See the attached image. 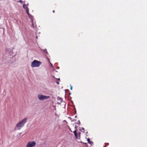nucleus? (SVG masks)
Here are the masks:
<instances>
[{
    "mask_svg": "<svg viewBox=\"0 0 147 147\" xmlns=\"http://www.w3.org/2000/svg\"><path fill=\"white\" fill-rule=\"evenodd\" d=\"M27 118L25 117L19 121L16 124L14 129L15 130H20L24 126L25 124L27 122Z\"/></svg>",
    "mask_w": 147,
    "mask_h": 147,
    "instance_id": "1",
    "label": "nucleus"
},
{
    "mask_svg": "<svg viewBox=\"0 0 147 147\" xmlns=\"http://www.w3.org/2000/svg\"><path fill=\"white\" fill-rule=\"evenodd\" d=\"M42 64V62L40 61L34 60L31 63V66L32 67H38Z\"/></svg>",
    "mask_w": 147,
    "mask_h": 147,
    "instance_id": "2",
    "label": "nucleus"
},
{
    "mask_svg": "<svg viewBox=\"0 0 147 147\" xmlns=\"http://www.w3.org/2000/svg\"><path fill=\"white\" fill-rule=\"evenodd\" d=\"M38 98L40 100L43 101L50 98L49 96H46L41 94H38L37 96Z\"/></svg>",
    "mask_w": 147,
    "mask_h": 147,
    "instance_id": "3",
    "label": "nucleus"
},
{
    "mask_svg": "<svg viewBox=\"0 0 147 147\" xmlns=\"http://www.w3.org/2000/svg\"><path fill=\"white\" fill-rule=\"evenodd\" d=\"M36 145V143L34 141L28 142L27 144L26 147H34Z\"/></svg>",
    "mask_w": 147,
    "mask_h": 147,
    "instance_id": "4",
    "label": "nucleus"
},
{
    "mask_svg": "<svg viewBox=\"0 0 147 147\" xmlns=\"http://www.w3.org/2000/svg\"><path fill=\"white\" fill-rule=\"evenodd\" d=\"M5 53L8 55H11L12 53V52L9 49H6L5 51Z\"/></svg>",
    "mask_w": 147,
    "mask_h": 147,
    "instance_id": "5",
    "label": "nucleus"
},
{
    "mask_svg": "<svg viewBox=\"0 0 147 147\" xmlns=\"http://www.w3.org/2000/svg\"><path fill=\"white\" fill-rule=\"evenodd\" d=\"M27 13L28 15V17H29L30 18L31 20L32 24V25H33V19H34L33 16H32L29 13V12H28Z\"/></svg>",
    "mask_w": 147,
    "mask_h": 147,
    "instance_id": "6",
    "label": "nucleus"
},
{
    "mask_svg": "<svg viewBox=\"0 0 147 147\" xmlns=\"http://www.w3.org/2000/svg\"><path fill=\"white\" fill-rule=\"evenodd\" d=\"M26 4H24L23 5V7L26 10L27 13L28 12H29V9L28 7V5L26 6Z\"/></svg>",
    "mask_w": 147,
    "mask_h": 147,
    "instance_id": "7",
    "label": "nucleus"
},
{
    "mask_svg": "<svg viewBox=\"0 0 147 147\" xmlns=\"http://www.w3.org/2000/svg\"><path fill=\"white\" fill-rule=\"evenodd\" d=\"M40 49V50L41 51H44V52L46 54V55H48V52L47 51V49H45L44 50H43V49Z\"/></svg>",
    "mask_w": 147,
    "mask_h": 147,
    "instance_id": "8",
    "label": "nucleus"
},
{
    "mask_svg": "<svg viewBox=\"0 0 147 147\" xmlns=\"http://www.w3.org/2000/svg\"><path fill=\"white\" fill-rule=\"evenodd\" d=\"M87 141H88V143L91 144V145H92V144H93V142L92 141H90L89 138H88L87 140Z\"/></svg>",
    "mask_w": 147,
    "mask_h": 147,
    "instance_id": "9",
    "label": "nucleus"
},
{
    "mask_svg": "<svg viewBox=\"0 0 147 147\" xmlns=\"http://www.w3.org/2000/svg\"><path fill=\"white\" fill-rule=\"evenodd\" d=\"M73 133L74 134L75 136L76 137V138H77V134L76 130H75L73 132Z\"/></svg>",
    "mask_w": 147,
    "mask_h": 147,
    "instance_id": "10",
    "label": "nucleus"
},
{
    "mask_svg": "<svg viewBox=\"0 0 147 147\" xmlns=\"http://www.w3.org/2000/svg\"><path fill=\"white\" fill-rule=\"evenodd\" d=\"M57 100H60L61 102H62V99L61 98H60L59 97H57Z\"/></svg>",
    "mask_w": 147,
    "mask_h": 147,
    "instance_id": "11",
    "label": "nucleus"
},
{
    "mask_svg": "<svg viewBox=\"0 0 147 147\" xmlns=\"http://www.w3.org/2000/svg\"><path fill=\"white\" fill-rule=\"evenodd\" d=\"M76 123L79 125H80V123L79 120L78 121V123Z\"/></svg>",
    "mask_w": 147,
    "mask_h": 147,
    "instance_id": "12",
    "label": "nucleus"
},
{
    "mask_svg": "<svg viewBox=\"0 0 147 147\" xmlns=\"http://www.w3.org/2000/svg\"><path fill=\"white\" fill-rule=\"evenodd\" d=\"M70 90H72V86L71 85H70Z\"/></svg>",
    "mask_w": 147,
    "mask_h": 147,
    "instance_id": "13",
    "label": "nucleus"
},
{
    "mask_svg": "<svg viewBox=\"0 0 147 147\" xmlns=\"http://www.w3.org/2000/svg\"><path fill=\"white\" fill-rule=\"evenodd\" d=\"M50 63L51 66H52V67H53V65L50 62Z\"/></svg>",
    "mask_w": 147,
    "mask_h": 147,
    "instance_id": "14",
    "label": "nucleus"
},
{
    "mask_svg": "<svg viewBox=\"0 0 147 147\" xmlns=\"http://www.w3.org/2000/svg\"><path fill=\"white\" fill-rule=\"evenodd\" d=\"M56 83L58 85L59 84V83L57 81L56 82Z\"/></svg>",
    "mask_w": 147,
    "mask_h": 147,
    "instance_id": "15",
    "label": "nucleus"
},
{
    "mask_svg": "<svg viewBox=\"0 0 147 147\" xmlns=\"http://www.w3.org/2000/svg\"><path fill=\"white\" fill-rule=\"evenodd\" d=\"M82 129L84 131V129L83 127H82Z\"/></svg>",
    "mask_w": 147,
    "mask_h": 147,
    "instance_id": "16",
    "label": "nucleus"
},
{
    "mask_svg": "<svg viewBox=\"0 0 147 147\" xmlns=\"http://www.w3.org/2000/svg\"><path fill=\"white\" fill-rule=\"evenodd\" d=\"M105 144H106L105 145H106V146H107V145H108L109 144L108 143H106Z\"/></svg>",
    "mask_w": 147,
    "mask_h": 147,
    "instance_id": "17",
    "label": "nucleus"
},
{
    "mask_svg": "<svg viewBox=\"0 0 147 147\" xmlns=\"http://www.w3.org/2000/svg\"><path fill=\"white\" fill-rule=\"evenodd\" d=\"M19 2L21 3H22V1H21V0H20Z\"/></svg>",
    "mask_w": 147,
    "mask_h": 147,
    "instance_id": "18",
    "label": "nucleus"
},
{
    "mask_svg": "<svg viewBox=\"0 0 147 147\" xmlns=\"http://www.w3.org/2000/svg\"><path fill=\"white\" fill-rule=\"evenodd\" d=\"M27 5H28V4H26V6Z\"/></svg>",
    "mask_w": 147,
    "mask_h": 147,
    "instance_id": "19",
    "label": "nucleus"
},
{
    "mask_svg": "<svg viewBox=\"0 0 147 147\" xmlns=\"http://www.w3.org/2000/svg\"><path fill=\"white\" fill-rule=\"evenodd\" d=\"M57 80H60V78H59L57 79Z\"/></svg>",
    "mask_w": 147,
    "mask_h": 147,
    "instance_id": "20",
    "label": "nucleus"
},
{
    "mask_svg": "<svg viewBox=\"0 0 147 147\" xmlns=\"http://www.w3.org/2000/svg\"><path fill=\"white\" fill-rule=\"evenodd\" d=\"M53 107H54V108H55L56 107L55 106H53Z\"/></svg>",
    "mask_w": 147,
    "mask_h": 147,
    "instance_id": "21",
    "label": "nucleus"
},
{
    "mask_svg": "<svg viewBox=\"0 0 147 147\" xmlns=\"http://www.w3.org/2000/svg\"><path fill=\"white\" fill-rule=\"evenodd\" d=\"M53 13H54L55 12V11L54 10H53Z\"/></svg>",
    "mask_w": 147,
    "mask_h": 147,
    "instance_id": "22",
    "label": "nucleus"
},
{
    "mask_svg": "<svg viewBox=\"0 0 147 147\" xmlns=\"http://www.w3.org/2000/svg\"><path fill=\"white\" fill-rule=\"evenodd\" d=\"M36 38H38V37H37V36H36Z\"/></svg>",
    "mask_w": 147,
    "mask_h": 147,
    "instance_id": "23",
    "label": "nucleus"
},
{
    "mask_svg": "<svg viewBox=\"0 0 147 147\" xmlns=\"http://www.w3.org/2000/svg\"><path fill=\"white\" fill-rule=\"evenodd\" d=\"M77 117V116L76 115V116H75V118H76V117Z\"/></svg>",
    "mask_w": 147,
    "mask_h": 147,
    "instance_id": "24",
    "label": "nucleus"
},
{
    "mask_svg": "<svg viewBox=\"0 0 147 147\" xmlns=\"http://www.w3.org/2000/svg\"><path fill=\"white\" fill-rule=\"evenodd\" d=\"M106 145H105L103 147H106Z\"/></svg>",
    "mask_w": 147,
    "mask_h": 147,
    "instance_id": "25",
    "label": "nucleus"
},
{
    "mask_svg": "<svg viewBox=\"0 0 147 147\" xmlns=\"http://www.w3.org/2000/svg\"><path fill=\"white\" fill-rule=\"evenodd\" d=\"M88 132L87 131V132H86V134H88Z\"/></svg>",
    "mask_w": 147,
    "mask_h": 147,
    "instance_id": "26",
    "label": "nucleus"
},
{
    "mask_svg": "<svg viewBox=\"0 0 147 147\" xmlns=\"http://www.w3.org/2000/svg\"><path fill=\"white\" fill-rule=\"evenodd\" d=\"M57 68H58V69H59V67H57Z\"/></svg>",
    "mask_w": 147,
    "mask_h": 147,
    "instance_id": "27",
    "label": "nucleus"
},
{
    "mask_svg": "<svg viewBox=\"0 0 147 147\" xmlns=\"http://www.w3.org/2000/svg\"><path fill=\"white\" fill-rule=\"evenodd\" d=\"M55 110L56 109V108H55Z\"/></svg>",
    "mask_w": 147,
    "mask_h": 147,
    "instance_id": "28",
    "label": "nucleus"
},
{
    "mask_svg": "<svg viewBox=\"0 0 147 147\" xmlns=\"http://www.w3.org/2000/svg\"><path fill=\"white\" fill-rule=\"evenodd\" d=\"M55 110L56 109V108H55Z\"/></svg>",
    "mask_w": 147,
    "mask_h": 147,
    "instance_id": "29",
    "label": "nucleus"
},
{
    "mask_svg": "<svg viewBox=\"0 0 147 147\" xmlns=\"http://www.w3.org/2000/svg\"><path fill=\"white\" fill-rule=\"evenodd\" d=\"M75 129H76L77 128H76V127H75Z\"/></svg>",
    "mask_w": 147,
    "mask_h": 147,
    "instance_id": "30",
    "label": "nucleus"
}]
</instances>
